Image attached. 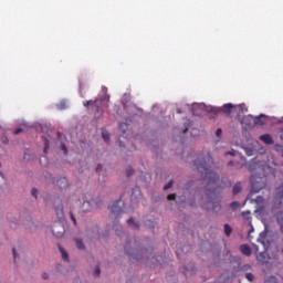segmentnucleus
Listing matches in <instances>:
<instances>
[{
  "label": "nucleus",
  "mask_w": 283,
  "mask_h": 283,
  "mask_svg": "<svg viewBox=\"0 0 283 283\" xmlns=\"http://www.w3.org/2000/svg\"><path fill=\"white\" fill-rule=\"evenodd\" d=\"M207 163H211V156L198 157L195 159V167L205 176L203 181L207 185L205 200L208 201V205H211L212 211H220V193L222 192V186L218 185L220 176L210 170Z\"/></svg>",
  "instance_id": "1"
},
{
  "label": "nucleus",
  "mask_w": 283,
  "mask_h": 283,
  "mask_svg": "<svg viewBox=\"0 0 283 283\" xmlns=\"http://www.w3.org/2000/svg\"><path fill=\"white\" fill-rule=\"evenodd\" d=\"M125 252L127 253V255H130L132 258H136V256L134 255V252L129 251V243L126 244V247H125Z\"/></svg>",
  "instance_id": "24"
},
{
  "label": "nucleus",
  "mask_w": 283,
  "mask_h": 283,
  "mask_svg": "<svg viewBox=\"0 0 283 283\" xmlns=\"http://www.w3.org/2000/svg\"><path fill=\"white\" fill-rule=\"evenodd\" d=\"M250 231H249V234H248V238H251V233H253L254 229H253V224H251V221H250Z\"/></svg>",
  "instance_id": "37"
},
{
  "label": "nucleus",
  "mask_w": 283,
  "mask_h": 283,
  "mask_svg": "<svg viewBox=\"0 0 283 283\" xmlns=\"http://www.w3.org/2000/svg\"><path fill=\"white\" fill-rule=\"evenodd\" d=\"M101 169H103V165H97V167H96V172L98 174V171H101Z\"/></svg>",
  "instance_id": "44"
},
{
  "label": "nucleus",
  "mask_w": 283,
  "mask_h": 283,
  "mask_svg": "<svg viewBox=\"0 0 283 283\" xmlns=\"http://www.w3.org/2000/svg\"><path fill=\"white\" fill-rule=\"evenodd\" d=\"M55 213L59 217L63 216V206L62 205L55 207Z\"/></svg>",
  "instance_id": "21"
},
{
  "label": "nucleus",
  "mask_w": 283,
  "mask_h": 283,
  "mask_svg": "<svg viewBox=\"0 0 283 283\" xmlns=\"http://www.w3.org/2000/svg\"><path fill=\"white\" fill-rule=\"evenodd\" d=\"M84 107H92L97 114H103V107H109V95H105L104 98L95 101H86L83 103Z\"/></svg>",
  "instance_id": "2"
},
{
  "label": "nucleus",
  "mask_w": 283,
  "mask_h": 283,
  "mask_svg": "<svg viewBox=\"0 0 283 283\" xmlns=\"http://www.w3.org/2000/svg\"><path fill=\"white\" fill-rule=\"evenodd\" d=\"M265 283H271V281H265Z\"/></svg>",
  "instance_id": "53"
},
{
  "label": "nucleus",
  "mask_w": 283,
  "mask_h": 283,
  "mask_svg": "<svg viewBox=\"0 0 283 283\" xmlns=\"http://www.w3.org/2000/svg\"><path fill=\"white\" fill-rule=\"evenodd\" d=\"M251 182H252V189L256 192L260 191V189H262V187H264V185H261L260 188L255 187V182H253V178H251Z\"/></svg>",
  "instance_id": "27"
},
{
  "label": "nucleus",
  "mask_w": 283,
  "mask_h": 283,
  "mask_svg": "<svg viewBox=\"0 0 283 283\" xmlns=\"http://www.w3.org/2000/svg\"><path fill=\"white\" fill-rule=\"evenodd\" d=\"M91 203L87 200H83L82 211H90Z\"/></svg>",
  "instance_id": "18"
},
{
  "label": "nucleus",
  "mask_w": 283,
  "mask_h": 283,
  "mask_svg": "<svg viewBox=\"0 0 283 283\" xmlns=\"http://www.w3.org/2000/svg\"><path fill=\"white\" fill-rule=\"evenodd\" d=\"M59 138H61V133H57Z\"/></svg>",
  "instance_id": "52"
},
{
  "label": "nucleus",
  "mask_w": 283,
  "mask_h": 283,
  "mask_svg": "<svg viewBox=\"0 0 283 283\" xmlns=\"http://www.w3.org/2000/svg\"><path fill=\"white\" fill-rule=\"evenodd\" d=\"M3 143L8 144V137L2 138Z\"/></svg>",
  "instance_id": "48"
},
{
  "label": "nucleus",
  "mask_w": 283,
  "mask_h": 283,
  "mask_svg": "<svg viewBox=\"0 0 283 283\" xmlns=\"http://www.w3.org/2000/svg\"><path fill=\"white\" fill-rule=\"evenodd\" d=\"M189 132V126H186L185 129L182 130V134H187Z\"/></svg>",
  "instance_id": "45"
},
{
  "label": "nucleus",
  "mask_w": 283,
  "mask_h": 283,
  "mask_svg": "<svg viewBox=\"0 0 283 283\" xmlns=\"http://www.w3.org/2000/svg\"><path fill=\"white\" fill-rule=\"evenodd\" d=\"M42 277H43V280H48V277H49V276H48V273H43V274H42Z\"/></svg>",
  "instance_id": "46"
},
{
  "label": "nucleus",
  "mask_w": 283,
  "mask_h": 283,
  "mask_svg": "<svg viewBox=\"0 0 283 283\" xmlns=\"http://www.w3.org/2000/svg\"><path fill=\"white\" fill-rule=\"evenodd\" d=\"M260 140L265 145H273V137L270 134H264L260 136Z\"/></svg>",
  "instance_id": "10"
},
{
  "label": "nucleus",
  "mask_w": 283,
  "mask_h": 283,
  "mask_svg": "<svg viewBox=\"0 0 283 283\" xmlns=\"http://www.w3.org/2000/svg\"><path fill=\"white\" fill-rule=\"evenodd\" d=\"M115 231H116V235H120V233H118V229H115Z\"/></svg>",
  "instance_id": "50"
},
{
  "label": "nucleus",
  "mask_w": 283,
  "mask_h": 283,
  "mask_svg": "<svg viewBox=\"0 0 283 283\" xmlns=\"http://www.w3.org/2000/svg\"><path fill=\"white\" fill-rule=\"evenodd\" d=\"M255 202L260 205V202H264V198L262 197H256Z\"/></svg>",
  "instance_id": "38"
},
{
  "label": "nucleus",
  "mask_w": 283,
  "mask_h": 283,
  "mask_svg": "<svg viewBox=\"0 0 283 283\" xmlns=\"http://www.w3.org/2000/svg\"><path fill=\"white\" fill-rule=\"evenodd\" d=\"M242 216L243 218H247V220H251V211H243Z\"/></svg>",
  "instance_id": "31"
},
{
  "label": "nucleus",
  "mask_w": 283,
  "mask_h": 283,
  "mask_svg": "<svg viewBox=\"0 0 283 283\" xmlns=\"http://www.w3.org/2000/svg\"><path fill=\"white\" fill-rule=\"evenodd\" d=\"M245 279L248 282H253V280H254L253 273H247Z\"/></svg>",
  "instance_id": "29"
},
{
  "label": "nucleus",
  "mask_w": 283,
  "mask_h": 283,
  "mask_svg": "<svg viewBox=\"0 0 283 283\" xmlns=\"http://www.w3.org/2000/svg\"><path fill=\"white\" fill-rule=\"evenodd\" d=\"M275 147H276V149H277V147H282V146H277V145H276Z\"/></svg>",
  "instance_id": "54"
},
{
  "label": "nucleus",
  "mask_w": 283,
  "mask_h": 283,
  "mask_svg": "<svg viewBox=\"0 0 283 283\" xmlns=\"http://www.w3.org/2000/svg\"><path fill=\"white\" fill-rule=\"evenodd\" d=\"M239 207H240V203L238 201H233L230 203V208H232L233 211H235V209H239Z\"/></svg>",
  "instance_id": "26"
},
{
  "label": "nucleus",
  "mask_w": 283,
  "mask_h": 283,
  "mask_svg": "<svg viewBox=\"0 0 283 283\" xmlns=\"http://www.w3.org/2000/svg\"><path fill=\"white\" fill-rule=\"evenodd\" d=\"M123 201L117 200L111 207H108L113 218H118L123 213V207L120 206Z\"/></svg>",
  "instance_id": "3"
},
{
  "label": "nucleus",
  "mask_w": 283,
  "mask_h": 283,
  "mask_svg": "<svg viewBox=\"0 0 283 283\" xmlns=\"http://www.w3.org/2000/svg\"><path fill=\"white\" fill-rule=\"evenodd\" d=\"M280 138H281V140H283V128L281 129Z\"/></svg>",
  "instance_id": "47"
},
{
  "label": "nucleus",
  "mask_w": 283,
  "mask_h": 283,
  "mask_svg": "<svg viewBox=\"0 0 283 283\" xmlns=\"http://www.w3.org/2000/svg\"><path fill=\"white\" fill-rule=\"evenodd\" d=\"M56 186L61 189H67V187L70 186V182L67 181V178L62 177L56 180Z\"/></svg>",
  "instance_id": "8"
},
{
  "label": "nucleus",
  "mask_w": 283,
  "mask_h": 283,
  "mask_svg": "<svg viewBox=\"0 0 283 283\" xmlns=\"http://www.w3.org/2000/svg\"><path fill=\"white\" fill-rule=\"evenodd\" d=\"M127 129H128L127 124H125V123L119 124V130L122 132V134H125V132H127Z\"/></svg>",
  "instance_id": "23"
},
{
  "label": "nucleus",
  "mask_w": 283,
  "mask_h": 283,
  "mask_svg": "<svg viewBox=\"0 0 283 283\" xmlns=\"http://www.w3.org/2000/svg\"><path fill=\"white\" fill-rule=\"evenodd\" d=\"M21 132H23V128H17L13 134L18 135V134H21Z\"/></svg>",
  "instance_id": "40"
},
{
  "label": "nucleus",
  "mask_w": 283,
  "mask_h": 283,
  "mask_svg": "<svg viewBox=\"0 0 283 283\" xmlns=\"http://www.w3.org/2000/svg\"><path fill=\"white\" fill-rule=\"evenodd\" d=\"M231 109H233V104H224L222 106V112H224V114H231Z\"/></svg>",
  "instance_id": "14"
},
{
  "label": "nucleus",
  "mask_w": 283,
  "mask_h": 283,
  "mask_svg": "<svg viewBox=\"0 0 283 283\" xmlns=\"http://www.w3.org/2000/svg\"><path fill=\"white\" fill-rule=\"evenodd\" d=\"M31 193H32L33 198H36V195L39 193V190H36V188H33L31 190Z\"/></svg>",
  "instance_id": "34"
},
{
  "label": "nucleus",
  "mask_w": 283,
  "mask_h": 283,
  "mask_svg": "<svg viewBox=\"0 0 283 283\" xmlns=\"http://www.w3.org/2000/svg\"><path fill=\"white\" fill-rule=\"evenodd\" d=\"M199 109V112H198ZM203 109H207V106L205 104H196L192 106V114L195 116H202Z\"/></svg>",
  "instance_id": "5"
},
{
  "label": "nucleus",
  "mask_w": 283,
  "mask_h": 283,
  "mask_svg": "<svg viewBox=\"0 0 283 283\" xmlns=\"http://www.w3.org/2000/svg\"><path fill=\"white\" fill-rule=\"evenodd\" d=\"M269 260H271V258H269V254L266 252H260L258 255H256V261L260 263V264H269Z\"/></svg>",
  "instance_id": "4"
},
{
  "label": "nucleus",
  "mask_w": 283,
  "mask_h": 283,
  "mask_svg": "<svg viewBox=\"0 0 283 283\" xmlns=\"http://www.w3.org/2000/svg\"><path fill=\"white\" fill-rule=\"evenodd\" d=\"M44 154H48V149H50V140L44 139Z\"/></svg>",
  "instance_id": "28"
},
{
  "label": "nucleus",
  "mask_w": 283,
  "mask_h": 283,
  "mask_svg": "<svg viewBox=\"0 0 283 283\" xmlns=\"http://www.w3.org/2000/svg\"><path fill=\"white\" fill-rule=\"evenodd\" d=\"M61 149H62L64 156H67V146H65V144L61 145Z\"/></svg>",
  "instance_id": "32"
},
{
  "label": "nucleus",
  "mask_w": 283,
  "mask_h": 283,
  "mask_svg": "<svg viewBox=\"0 0 283 283\" xmlns=\"http://www.w3.org/2000/svg\"><path fill=\"white\" fill-rule=\"evenodd\" d=\"M12 253H13V260H17V249H12Z\"/></svg>",
  "instance_id": "42"
},
{
  "label": "nucleus",
  "mask_w": 283,
  "mask_h": 283,
  "mask_svg": "<svg viewBox=\"0 0 283 283\" xmlns=\"http://www.w3.org/2000/svg\"><path fill=\"white\" fill-rule=\"evenodd\" d=\"M60 252L62 254V259L64 260V262H67V260H70V256L67 255V252H65V249H63L61 245L59 247Z\"/></svg>",
  "instance_id": "15"
},
{
  "label": "nucleus",
  "mask_w": 283,
  "mask_h": 283,
  "mask_svg": "<svg viewBox=\"0 0 283 283\" xmlns=\"http://www.w3.org/2000/svg\"><path fill=\"white\" fill-rule=\"evenodd\" d=\"M226 156H235V151H228L226 153Z\"/></svg>",
  "instance_id": "43"
},
{
  "label": "nucleus",
  "mask_w": 283,
  "mask_h": 283,
  "mask_svg": "<svg viewBox=\"0 0 283 283\" xmlns=\"http://www.w3.org/2000/svg\"><path fill=\"white\" fill-rule=\"evenodd\" d=\"M94 275H95V277H98V275H101V268L95 269Z\"/></svg>",
  "instance_id": "33"
},
{
  "label": "nucleus",
  "mask_w": 283,
  "mask_h": 283,
  "mask_svg": "<svg viewBox=\"0 0 283 283\" xmlns=\"http://www.w3.org/2000/svg\"><path fill=\"white\" fill-rule=\"evenodd\" d=\"M268 235H269V232H266V231L261 232L260 237L258 239V242L263 244V247H269L271 244V242L268 241V239H266Z\"/></svg>",
  "instance_id": "6"
},
{
  "label": "nucleus",
  "mask_w": 283,
  "mask_h": 283,
  "mask_svg": "<svg viewBox=\"0 0 283 283\" xmlns=\"http://www.w3.org/2000/svg\"><path fill=\"white\" fill-rule=\"evenodd\" d=\"M216 135L219 137L222 136V128H218L216 132Z\"/></svg>",
  "instance_id": "39"
},
{
  "label": "nucleus",
  "mask_w": 283,
  "mask_h": 283,
  "mask_svg": "<svg viewBox=\"0 0 283 283\" xmlns=\"http://www.w3.org/2000/svg\"><path fill=\"white\" fill-rule=\"evenodd\" d=\"M242 191V184L240 181H238L232 189V193L233 196H238V193H240Z\"/></svg>",
  "instance_id": "12"
},
{
  "label": "nucleus",
  "mask_w": 283,
  "mask_h": 283,
  "mask_svg": "<svg viewBox=\"0 0 283 283\" xmlns=\"http://www.w3.org/2000/svg\"><path fill=\"white\" fill-rule=\"evenodd\" d=\"M102 137L104 138L105 143H109V132H107L106 129H103Z\"/></svg>",
  "instance_id": "19"
},
{
  "label": "nucleus",
  "mask_w": 283,
  "mask_h": 283,
  "mask_svg": "<svg viewBox=\"0 0 283 283\" xmlns=\"http://www.w3.org/2000/svg\"><path fill=\"white\" fill-rule=\"evenodd\" d=\"M249 169L250 171H255V169H258V160L253 159L250 164H249Z\"/></svg>",
  "instance_id": "16"
},
{
  "label": "nucleus",
  "mask_w": 283,
  "mask_h": 283,
  "mask_svg": "<svg viewBox=\"0 0 283 283\" xmlns=\"http://www.w3.org/2000/svg\"><path fill=\"white\" fill-rule=\"evenodd\" d=\"M127 224L132 227V229H140V224L134 221V218L128 219Z\"/></svg>",
  "instance_id": "13"
},
{
  "label": "nucleus",
  "mask_w": 283,
  "mask_h": 283,
  "mask_svg": "<svg viewBox=\"0 0 283 283\" xmlns=\"http://www.w3.org/2000/svg\"><path fill=\"white\" fill-rule=\"evenodd\" d=\"M63 233H65V230L61 224L54 227L53 235H55V238H63Z\"/></svg>",
  "instance_id": "9"
},
{
  "label": "nucleus",
  "mask_w": 283,
  "mask_h": 283,
  "mask_svg": "<svg viewBox=\"0 0 283 283\" xmlns=\"http://www.w3.org/2000/svg\"><path fill=\"white\" fill-rule=\"evenodd\" d=\"M254 124L259 125V126H262V125H264V122H262V119L260 117H255L254 118Z\"/></svg>",
  "instance_id": "30"
},
{
  "label": "nucleus",
  "mask_w": 283,
  "mask_h": 283,
  "mask_svg": "<svg viewBox=\"0 0 283 283\" xmlns=\"http://www.w3.org/2000/svg\"><path fill=\"white\" fill-rule=\"evenodd\" d=\"M72 222L76 226V217H74V212H70Z\"/></svg>",
  "instance_id": "35"
},
{
  "label": "nucleus",
  "mask_w": 283,
  "mask_h": 283,
  "mask_svg": "<svg viewBox=\"0 0 283 283\" xmlns=\"http://www.w3.org/2000/svg\"><path fill=\"white\" fill-rule=\"evenodd\" d=\"M132 174H134V169H128L127 171H126V176H132Z\"/></svg>",
  "instance_id": "41"
},
{
  "label": "nucleus",
  "mask_w": 283,
  "mask_h": 283,
  "mask_svg": "<svg viewBox=\"0 0 283 283\" xmlns=\"http://www.w3.org/2000/svg\"><path fill=\"white\" fill-rule=\"evenodd\" d=\"M174 187V180H170L168 184L164 186V191H167V189H171Z\"/></svg>",
  "instance_id": "25"
},
{
  "label": "nucleus",
  "mask_w": 283,
  "mask_h": 283,
  "mask_svg": "<svg viewBox=\"0 0 283 283\" xmlns=\"http://www.w3.org/2000/svg\"><path fill=\"white\" fill-rule=\"evenodd\" d=\"M240 251H241L242 255H247V258H249L251 255V247H249V244L240 245Z\"/></svg>",
  "instance_id": "11"
},
{
  "label": "nucleus",
  "mask_w": 283,
  "mask_h": 283,
  "mask_svg": "<svg viewBox=\"0 0 283 283\" xmlns=\"http://www.w3.org/2000/svg\"><path fill=\"white\" fill-rule=\"evenodd\" d=\"M276 220H277V223H279L280 226L283 224V212H277V213H276Z\"/></svg>",
  "instance_id": "22"
},
{
  "label": "nucleus",
  "mask_w": 283,
  "mask_h": 283,
  "mask_svg": "<svg viewBox=\"0 0 283 283\" xmlns=\"http://www.w3.org/2000/svg\"><path fill=\"white\" fill-rule=\"evenodd\" d=\"M275 205H282L283 200V185L276 188Z\"/></svg>",
  "instance_id": "7"
},
{
  "label": "nucleus",
  "mask_w": 283,
  "mask_h": 283,
  "mask_svg": "<svg viewBox=\"0 0 283 283\" xmlns=\"http://www.w3.org/2000/svg\"><path fill=\"white\" fill-rule=\"evenodd\" d=\"M167 200H176V195H168Z\"/></svg>",
  "instance_id": "36"
},
{
  "label": "nucleus",
  "mask_w": 283,
  "mask_h": 283,
  "mask_svg": "<svg viewBox=\"0 0 283 283\" xmlns=\"http://www.w3.org/2000/svg\"><path fill=\"white\" fill-rule=\"evenodd\" d=\"M229 167H233V161H229Z\"/></svg>",
  "instance_id": "49"
},
{
  "label": "nucleus",
  "mask_w": 283,
  "mask_h": 283,
  "mask_svg": "<svg viewBox=\"0 0 283 283\" xmlns=\"http://www.w3.org/2000/svg\"><path fill=\"white\" fill-rule=\"evenodd\" d=\"M76 247H77V249H80V251H83L85 249V244L83 243V240L77 239Z\"/></svg>",
  "instance_id": "20"
},
{
  "label": "nucleus",
  "mask_w": 283,
  "mask_h": 283,
  "mask_svg": "<svg viewBox=\"0 0 283 283\" xmlns=\"http://www.w3.org/2000/svg\"><path fill=\"white\" fill-rule=\"evenodd\" d=\"M233 229H231V226H229L228 223L224 224V233L227 235V238H229L232 233Z\"/></svg>",
  "instance_id": "17"
},
{
  "label": "nucleus",
  "mask_w": 283,
  "mask_h": 283,
  "mask_svg": "<svg viewBox=\"0 0 283 283\" xmlns=\"http://www.w3.org/2000/svg\"><path fill=\"white\" fill-rule=\"evenodd\" d=\"M182 112L180 109H177V114H181Z\"/></svg>",
  "instance_id": "51"
}]
</instances>
